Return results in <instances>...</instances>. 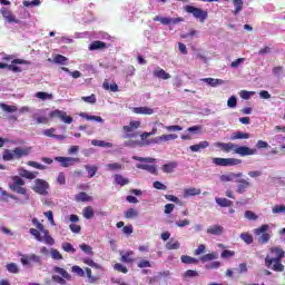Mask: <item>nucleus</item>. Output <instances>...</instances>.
Masks as SVG:
<instances>
[{
	"instance_id": "obj_11",
	"label": "nucleus",
	"mask_w": 285,
	"mask_h": 285,
	"mask_svg": "<svg viewBox=\"0 0 285 285\" xmlns=\"http://www.w3.org/2000/svg\"><path fill=\"white\" fill-rule=\"evenodd\" d=\"M207 235H216L219 237V235H224V226L222 225H213L207 228Z\"/></svg>"
},
{
	"instance_id": "obj_62",
	"label": "nucleus",
	"mask_w": 285,
	"mask_h": 285,
	"mask_svg": "<svg viewBox=\"0 0 285 285\" xmlns=\"http://www.w3.org/2000/svg\"><path fill=\"white\" fill-rule=\"evenodd\" d=\"M76 202H88V194H86V191H80L76 195Z\"/></svg>"
},
{
	"instance_id": "obj_3",
	"label": "nucleus",
	"mask_w": 285,
	"mask_h": 285,
	"mask_svg": "<svg viewBox=\"0 0 285 285\" xmlns=\"http://www.w3.org/2000/svg\"><path fill=\"white\" fill-rule=\"evenodd\" d=\"M185 10L189 14H193V17H195V19H198L200 21V23H204V21H206L208 19V11H204L200 8H196L194 6H186Z\"/></svg>"
},
{
	"instance_id": "obj_35",
	"label": "nucleus",
	"mask_w": 285,
	"mask_h": 285,
	"mask_svg": "<svg viewBox=\"0 0 285 285\" xmlns=\"http://www.w3.org/2000/svg\"><path fill=\"white\" fill-rule=\"evenodd\" d=\"M82 215H83L85 219H92V217H95V210L90 206L85 207L82 209Z\"/></svg>"
},
{
	"instance_id": "obj_32",
	"label": "nucleus",
	"mask_w": 285,
	"mask_h": 285,
	"mask_svg": "<svg viewBox=\"0 0 285 285\" xmlns=\"http://www.w3.org/2000/svg\"><path fill=\"white\" fill-rule=\"evenodd\" d=\"M83 263L87 264V266H90L91 268H96V271H100L101 273H104V267H101V265L95 263V261H92L90 258H85Z\"/></svg>"
},
{
	"instance_id": "obj_37",
	"label": "nucleus",
	"mask_w": 285,
	"mask_h": 285,
	"mask_svg": "<svg viewBox=\"0 0 285 285\" xmlns=\"http://www.w3.org/2000/svg\"><path fill=\"white\" fill-rule=\"evenodd\" d=\"M126 219H135V217H139V212L135 208H129L125 212Z\"/></svg>"
},
{
	"instance_id": "obj_43",
	"label": "nucleus",
	"mask_w": 285,
	"mask_h": 285,
	"mask_svg": "<svg viewBox=\"0 0 285 285\" xmlns=\"http://www.w3.org/2000/svg\"><path fill=\"white\" fill-rule=\"evenodd\" d=\"M102 88H105V90H111V92H118L119 91V86L117 83H108V81H105L102 83Z\"/></svg>"
},
{
	"instance_id": "obj_45",
	"label": "nucleus",
	"mask_w": 285,
	"mask_h": 285,
	"mask_svg": "<svg viewBox=\"0 0 285 285\" xmlns=\"http://www.w3.org/2000/svg\"><path fill=\"white\" fill-rule=\"evenodd\" d=\"M219 255L217 253L206 254L200 258V262H213V259H217Z\"/></svg>"
},
{
	"instance_id": "obj_9",
	"label": "nucleus",
	"mask_w": 285,
	"mask_h": 285,
	"mask_svg": "<svg viewBox=\"0 0 285 285\" xmlns=\"http://www.w3.org/2000/svg\"><path fill=\"white\" fill-rule=\"evenodd\" d=\"M284 255H285V252L281 247L271 248L269 256L272 257V259L282 262V259H284Z\"/></svg>"
},
{
	"instance_id": "obj_54",
	"label": "nucleus",
	"mask_w": 285,
	"mask_h": 285,
	"mask_svg": "<svg viewBox=\"0 0 285 285\" xmlns=\"http://www.w3.org/2000/svg\"><path fill=\"white\" fill-rule=\"evenodd\" d=\"M28 166H31V168H37L38 170H46V165L39 164L37 161L29 160Z\"/></svg>"
},
{
	"instance_id": "obj_20",
	"label": "nucleus",
	"mask_w": 285,
	"mask_h": 285,
	"mask_svg": "<svg viewBox=\"0 0 285 285\" xmlns=\"http://www.w3.org/2000/svg\"><path fill=\"white\" fill-rule=\"evenodd\" d=\"M234 4L233 14L237 16L244 10V0H232Z\"/></svg>"
},
{
	"instance_id": "obj_29",
	"label": "nucleus",
	"mask_w": 285,
	"mask_h": 285,
	"mask_svg": "<svg viewBox=\"0 0 285 285\" xmlns=\"http://www.w3.org/2000/svg\"><path fill=\"white\" fill-rule=\"evenodd\" d=\"M175 168H177V163L169 161V163L165 164L161 169H163V171L170 174V173L175 171Z\"/></svg>"
},
{
	"instance_id": "obj_23",
	"label": "nucleus",
	"mask_w": 285,
	"mask_h": 285,
	"mask_svg": "<svg viewBox=\"0 0 285 285\" xmlns=\"http://www.w3.org/2000/svg\"><path fill=\"white\" fill-rule=\"evenodd\" d=\"M80 117H82V119H87V121H97L98 124H104V118L100 116H90L86 112H81Z\"/></svg>"
},
{
	"instance_id": "obj_49",
	"label": "nucleus",
	"mask_w": 285,
	"mask_h": 285,
	"mask_svg": "<svg viewBox=\"0 0 285 285\" xmlns=\"http://www.w3.org/2000/svg\"><path fill=\"white\" fill-rule=\"evenodd\" d=\"M240 239L243 242H245V244H253L254 239H253V235L248 234V233H242L240 234Z\"/></svg>"
},
{
	"instance_id": "obj_34",
	"label": "nucleus",
	"mask_w": 285,
	"mask_h": 285,
	"mask_svg": "<svg viewBox=\"0 0 285 285\" xmlns=\"http://www.w3.org/2000/svg\"><path fill=\"white\" fill-rule=\"evenodd\" d=\"M6 269L8 273H12L13 275L19 274V265H17V263H8L6 265Z\"/></svg>"
},
{
	"instance_id": "obj_5",
	"label": "nucleus",
	"mask_w": 285,
	"mask_h": 285,
	"mask_svg": "<svg viewBox=\"0 0 285 285\" xmlns=\"http://www.w3.org/2000/svg\"><path fill=\"white\" fill-rule=\"evenodd\" d=\"M265 266L267 268H271L272 266V271H275L276 273H284V265L282 264V261H274L271 255L265 257Z\"/></svg>"
},
{
	"instance_id": "obj_22",
	"label": "nucleus",
	"mask_w": 285,
	"mask_h": 285,
	"mask_svg": "<svg viewBox=\"0 0 285 285\" xmlns=\"http://www.w3.org/2000/svg\"><path fill=\"white\" fill-rule=\"evenodd\" d=\"M85 170L88 173L89 179H92L97 175L99 167L97 165H85Z\"/></svg>"
},
{
	"instance_id": "obj_25",
	"label": "nucleus",
	"mask_w": 285,
	"mask_h": 285,
	"mask_svg": "<svg viewBox=\"0 0 285 285\" xmlns=\"http://www.w3.org/2000/svg\"><path fill=\"white\" fill-rule=\"evenodd\" d=\"M166 248H167V250H179V248H181V244L179 243V240H175V239L171 238L166 244Z\"/></svg>"
},
{
	"instance_id": "obj_24",
	"label": "nucleus",
	"mask_w": 285,
	"mask_h": 285,
	"mask_svg": "<svg viewBox=\"0 0 285 285\" xmlns=\"http://www.w3.org/2000/svg\"><path fill=\"white\" fill-rule=\"evenodd\" d=\"M12 183L9 184V188L17 187V186H26V180L20 176H13Z\"/></svg>"
},
{
	"instance_id": "obj_64",
	"label": "nucleus",
	"mask_w": 285,
	"mask_h": 285,
	"mask_svg": "<svg viewBox=\"0 0 285 285\" xmlns=\"http://www.w3.org/2000/svg\"><path fill=\"white\" fill-rule=\"evenodd\" d=\"M51 257L56 261L63 259V255H61L57 249H51Z\"/></svg>"
},
{
	"instance_id": "obj_46",
	"label": "nucleus",
	"mask_w": 285,
	"mask_h": 285,
	"mask_svg": "<svg viewBox=\"0 0 285 285\" xmlns=\"http://www.w3.org/2000/svg\"><path fill=\"white\" fill-rule=\"evenodd\" d=\"M62 250H65V253H71L72 255L77 253V249L70 243H62Z\"/></svg>"
},
{
	"instance_id": "obj_59",
	"label": "nucleus",
	"mask_w": 285,
	"mask_h": 285,
	"mask_svg": "<svg viewBox=\"0 0 285 285\" xmlns=\"http://www.w3.org/2000/svg\"><path fill=\"white\" fill-rule=\"evenodd\" d=\"M227 106L228 108H237V97L230 96L229 99L227 100Z\"/></svg>"
},
{
	"instance_id": "obj_42",
	"label": "nucleus",
	"mask_w": 285,
	"mask_h": 285,
	"mask_svg": "<svg viewBox=\"0 0 285 285\" xmlns=\"http://www.w3.org/2000/svg\"><path fill=\"white\" fill-rule=\"evenodd\" d=\"M36 97L38 99H41L42 101H46V99H49V100H52L53 99V96L52 94H48L46 91H39L36 94Z\"/></svg>"
},
{
	"instance_id": "obj_58",
	"label": "nucleus",
	"mask_w": 285,
	"mask_h": 285,
	"mask_svg": "<svg viewBox=\"0 0 285 285\" xmlns=\"http://www.w3.org/2000/svg\"><path fill=\"white\" fill-rule=\"evenodd\" d=\"M253 95H255V91H247V90H242L239 92V96L242 99L248 100L250 99V97H253Z\"/></svg>"
},
{
	"instance_id": "obj_55",
	"label": "nucleus",
	"mask_w": 285,
	"mask_h": 285,
	"mask_svg": "<svg viewBox=\"0 0 285 285\" xmlns=\"http://www.w3.org/2000/svg\"><path fill=\"white\" fill-rule=\"evenodd\" d=\"M165 199H167V202H174V204H178V206H181V200L175 196V195H165Z\"/></svg>"
},
{
	"instance_id": "obj_6",
	"label": "nucleus",
	"mask_w": 285,
	"mask_h": 285,
	"mask_svg": "<svg viewBox=\"0 0 285 285\" xmlns=\"http://www.w3.org/2000/svg\"><path fill=\"white\" fill-rule=\"evenodd\" d=\"M235 147H233V151L235 155H240V157H248L250 155H257V149H250L247 146H239L237 144H234Z\"/></svg>"
},
{
	"instance_id": "obj_13",
	"label": "nucleus",
	"mask_w": 285,
	"mask_h": 285,
	"mask_svg": "<svg viewBox=\"0 0 285 285\" xmlns=\"http://www.w3.org/2000/svg\"><path fill=\"white\" fill-rule=\"evenodd\" d=\"M136 168L139 170H147L150 175H157V166L156 165H148V164H137Z\"/></svg>"
},
{
	"instance_id": "obj_33",
	"label": "nucleus",
	"mask_w": 285,
	"mask_h": 285,
	"mask_svg": "<svg viewBox=\"0 0 285 285\" xmlns=\"http://www.w3.org/2000/svg\"><path fill=\"white\" fill-rule=\"evenodd\" d=\"M132 159L135 161H141L142 164H155L157 159L151 157H139V156H132Z\"/></svg>"
},
{
	"instance_id": "obj_7",
	"label": "nucleus",
	"mask_w": 285,
	"mask_h": 285,
	"mask_svg": "<svg viewBox=\"0 0 285 285\" xmlns=\"http://www.w3.org/2000/svg\"><path fill=\"white\" fill-rule=\"evenodd\" d=\"M51 119H60L63 124H72V117L68 116V114L63 110L56 109L49 114Z\"/></svg>"
},
{
	"instance_id": "obj_15",
	"label": "nucleus",
	"mask_w": 285,
	"mask_h": 285,
	"mask_svg": "<svg viewBox=\"0 0 285 285\" xmlns=\"http://www.w3.org/2000/svg\"><path fill=\"white\" fill-rule=\"evenodd\" d=\"M18 173L20 175V177H24V179H37V175H39V173L37 171H30L28 169H23V168H19Z\"/></svg>"
},
{
	"instance_id": "obj_2",
	"label": "nucleus",
	"mask_w": 285,
	"mask_h": 285,
	"mask_svg": "<svg viewBox=\"0 0 285 285\" xmlns=\"http://www.w3.org/2000/svg\"><path fill=\"white\" fill-rule=\"evenodd\" d=\"M53 273L58 274V275L51 276L52 282H55L56 284L66 285L67 282H70L72 279V275H70V273H68V271H66L62 267L55 266ZM59 275H61V276H59ZM66 279H67V282H66Z\"/></svg>"
},
{
	"instance_id": "obj_44",
	"label": "nucleus",
	"mask_w": 285,
	"mask_h": 285,
	"mask_svg": "<svg viewBox=\"0 0 285 285\" xmlns=\"http://www.w3.org/2000/svg\"><path fill=\"white\" fill-rule=\"evenodd\" d=\"M245 218L249 222H257V219H259V216H257V214H255V212L253 210H246Z\"/></svg>"
},
{
	"instance_id": "obj_10",
	"label": "nucleus",
	"mask_w": 285,
	"mask_h": 285,
	"mask_svg": "<svg viewBox=\"0 0 285 285\" xmlns=\"http://www.w3.org/2000/svg\"><path fill=\"white\" fill-rule=\"evenodd\" d=\"M32 150L31 147H17L13 149L16 159H21V157H28L30 155V151Z\"/></svg>"
},
{
	"instance_id": "obj_56",
	"label": "nucleus",
	"mask_w": 285,
	"mask_h": 285,
	"mask_svg": "<svg viewBox=\"0 0 285 285\" xmlns=\"http://www.w3.org/2000/svg\"><path fill=\"white\" fill-rule=\"evenodd\" d=\"M271 52H273V47L269 46H265L264 48H262L261 50H258V55L261 57H264L266 55H271Z\"/></svg>"
},
{
	"instance_id": "obj_26",
	"label": "nucleus",
	"mask_w": 285,
	"mask_h": 285,
	"mask_svg": "<svg viewBox=\"0 0 285 285\" xmlns=\"http://www.w3.org/2000/svg\"><path fill=\"white\" fill-rule=\"evenodd\" d=\"M106 169L109 170V173H115L117 170H124V165L119 163H111L106 165Z\"/></svg>"
},
{
	"instance_id": "obj_28",
	"label": "nucleus",
	"mask_w": 285,
	"mask_h": 285,
	"mask_svg": "<svg viewBox=\"0 0 285 285\" xmlns=\"http://www.w3.org/2000/svg\"><path fill=\"white\" fill-rule=\"evenodd\" d=\"M184 195L185 197H195L196 195H202V189L191 187V188L185 189Z\"/></svg>"
},
{
	"instance_id": "obj_19",
	"label": "nucleus",
	"mask_w": 285,
	"mask_h": 285,
	"mask_svg": "<svg viewBox=\"0 0 285 285\" xmlns=\"http://www.w3.org/2000/svg\"><path fill=\"white\" fill-rule=\"evenodd\" d=\"M215 202L218 206H220V208H230V206H233V202L228 198L216 197Z\"/></svg>"
},
{
	"instance_id": "obj_41",
	"label": "nucleus",
	"mask_w": 285,
	"mask_h": 285,
	"mask_svg": "<svg viewBox=\"0 0 285 285\" xmlns=\"http://www.w3.org/2000/svg\"><path fill=\"white\" fill-rule=\"evenodd\" d=\"M268 228H271V226L268 224L262 225L261 227L254 229V235H264L266 233H268Z\"/></svg>"
},
{
	"instance_id": "obj_60",
	"label": "nucleus",
	"mask_w": 285,
	"mask_h": 285,
	"mask_svg": "<svg viewBox=\"0 0 285 285\" xmlns=\"http://www.w3.org/2000/svg\"><path fill=\"white\" fill-rule=\"evenodd\" d=\"M130 255H134L132 252H128L125 255H121L120 262H124L125 264H130L132 262V258H130Z\"/></svg>"
},
{
	"instance_id": "obj_57",
	"label": "nucleus",
	"mask_w": 285,
	"mask_h": 285,
	"mask_svg": "<svg viewBox=\"0 0 285 285\" xmlns=\"http://www.w3.org/2000/svg\"><path fill=\"white\" fill-rule=\"evenodd\" d=\"M71 271L76 273V275H78L79 277H86V272H83V269L77 265L72 266Z\"/></svg>"
},
{
	"instance_id": "obj_53",
	"label": "nucleus",
	"mask_w": 285,
	"mask_h": 285,
	"mask_svg": "<svg viewBox=\"0 0 285 285\" xmlns=\"http://www.w3.org/2000/svg\"><path fill=\"white\" fill-rule=\"evenodd\" d=\"M154 21H160L163 26H170V18L156 16Z\"/></svg>"
},
{
	"instance_id": "obj_14",
	"label": "nucleus",
	"mask_w": 285,
	"mask_h": 285,
	"mask_svg": "<svg viewBox=\"0 0 285 285\" xmlns=\"http://www.w3.org/2000/svg\"><path fill=\"white\" fill-rule=\"evenodd\" d=\"M215 148H219L223 153H230L235 148L233 142H214Z\"/></svg>"
},
{
	"instance_id": "obj_18",
	"label": "nucleus",
	"mask_w": 285,
	"mask_h": 285,
	"mask_svg": "<svg viewBox=\"0 0 285 285\" xmlns=\"http://www.w3.org/2000/svg\"><path fill=\"white\" fill-rule=\"evenodd\" d=\"M237 139H250V134L244 131H236L230 135V140L235 141Z\"/></svg>"
},
{
	"instance_id": "obj_12",
	"label": "nucleus",
	"mask_w": 285,
	"mask_h": 285,
	"mask_svg": "<svg viewBox=\"0 0 285 285\" xmlns=\"http://www.w3.org/2000/svg\"><path fill=\"white\" fill-rule=\"evenodd\" d=\"M132 112H135V115H154L155 114V109L150 108V107H134L131 108Z\"/></svg>"
},
{
	"instance_id": "obj_61",
	"label": "nucleus",
	"mask_w": 285,
	"mask_h": 285,
	"mask_svg": "<svg viewBox=\"0 0 285 285\" xmlns=\"http://www.w3.org/2000/svg\"><path fill=\"white\" fill-rule=\"evenodd\" d=\"M213 164L216 166H227V158H213Z\"/></svg>"
},
{
	"instance_id": "obj_36",
	"label": "nucleus",
	"mask_w": 285,
	"mask_h": 285,
	"mask_svg": "<svg viewBox=\"0 0 285 285\" xmlns=\"http://www.w3.org/2000/svg\"><path fill=\"white\" fill-rule=\"evenodd\" d=\"M2 159L4 161H12V159H16L14 150L6 149L3 151Z\"/></svg>"
},
{
	"instance_id": "obj_51",
	"label": "nucleus",
	"mask_w": 285,
	"mask_h": 285,
	"mask_svg": "<svg viewBox=\"0 0 285 285\" xmlns=\"http://www.w3.org/2000/svg\"><path fill=\"white\" fill-rule=\"evenodd\" d=\"M32 119L36 120V124H48V118L46 116L39 117V114H33Z\"/></svg>"
},
{
	"instance_id": "obj_17",
	"label": "nucleus",
	"mask_w": 285,
	"mask_h": 285,
	"mask_svg": "<svg viewBox=\"0 0 285 285\" xmlns=\"http://www.w3.org/2000/svg\"><path fill=\"white\" fill-rule=\"evenodd\" d=\"M202 81H204V83H207L208 86H212V88H217V86H222L225 83L224 80L215 78H203Z\"/></svg>"
},
{
	"instance_id": "obj_48",
	"label": "nucleus",
	"mask_w": 285,
	"mask_h": 285,
	"mask_svg": "<svg viewBox=\"0 0 285 285\" xmlns=\"http://www.w3.org/2000/svg\"><path fill=\"white\" fill-rule=\"evenodd\" d=\"M271 242V234L265 233L258 236V244H268Z\"/></svg>"
},
{
	"instance_id": "obj_8",
	"label": "nucleus",
	"mask_w": 285,
	"mask_h": 285,
	"mask_svg": "<svg viewBox=\"0 0 285 285\" xmlns=\"http://www.w3.org/2000/svg\"><path fill=\"white\" fill-rule=\"evenodd\" d=\"M55 161H58L62 168H70V166L79 164V158L58 156Z\"/></svg>"
},
{
	"instance_id": "obj_21",
	"label": "nucleus",
	"mask_w": 285,
	"mask_h": 285,
	"mask_svg": "<svg viewBox=\"0 0 285 285\" xmlns=\"http://www.w3.org/2000/svg\"><path fill=\"white\" fill-rule=\"evenodd\" d=\"M114 179L115 184H117L118 186H127V184H130V180L120 174H116L114 176Z\"/></svg>"
},
{
	"instance_id": "obj_31",
	"label": "nucleus",
	"mask_w": 285,
	"mask_h": 285,
	"mask_svg": "<svg viewBox=\"0 0 285 285\" xmlns=\"http://www.w3.org/2000/svg\"><path fill=\"white\" fill-rule=\"evenodd\" d=\"M10 190H12L13 193H18V195H24L27 202L28 199H30V196H28V190H26V188H23L22 186L10 187Z\"/></svg>"
},
{
	"instance_id": "obj_1",
	"label": "nucleus",
	"mask_w": 285,
	"mask_h": 285,
	"mask_svg": "<svg viewBox=\"0 0 285 285\" xmlns=\"http://www.w3.org/2000/svg\"><path fill=\"white\" fill-rule=\"evenodd\" d=\"M244 177L243 173H233L229 171L227 174H223L219 176V179L222 184H228V181H235V184H238L236 186V193L238 195H244L246 193V189L252 186L250 181L247 179L242 178Z\"/></svg>"
},
{
	"instance_id": "obj_52",
	"label": "nucleus",
	"mask_w": 285,
	"mask_h": 285,
	"mask_svg": "<svg viewBox=\"0 0 285 285\" xmlns=\"http://www.w3.org/2000/svg\"><path fill=\"white\" fill-rule=\"evenodd\" d=\"M29 262H33V264H38L39 266L43 264V262L41 261V256L37 254L29 255Z\"/></svg>"
},
{
	"instance_id": "obj_39",
	"label": "nucleus",
	"mask_w": 285,
	"mask_h": 285,
	"mask_svg": "<svg viewBox=\"0 0 285 285\" xmlns=\"http://www.w3.org/2000/svg\"><path fill=\"white\" fill-rule=\"evenodd\" d=\"M104 48H106V42L102 41H94L90 47L89 50H104Z\"/></svg>"
},
{
	"instance_id": "obj_63",
	"label": "nucleus",
	"mask_w": 285,
	"mask_h": 285,
	"mask_svg": "<svg viewBox=\"0 0 285 285\" xmlns=\"http://www.w3.org/2000/svg\"><path fill=\"white\" fill-rule=\"evenodd\" d=\"M239 164H242V159L227 158V166H239Z\"/></svg>"
},
{
	"instance_id": "obj_40",
	"label": "nucleus",
	"mask_w": 285,
	"mask_h": 285,
	"mask_svg": "<svg viewBox=\"0 0 285 285\" xmlns=\"http://www.w3.org/2000/svg\"><path fill=\"white\" fill-rule=\"evenodd\" d=\"M0 108L4 112H17L19 110V108H17V106H10V105H6L3 102H0Z\"/></svg>"
},
{
	"instance_id": "obj_16",
	"label": "nucleus",
	"mask_w": 285,
	"mask_h": 285,
	"mask_svg": "<svg viewBox=\"0 0 285 285\" xmlns=\"http://www.w3.org/2000/svg\"><path fill=\"white\" fill-rule=\"evenodd\" d=\"M1 14H2L3 19H6V21H8V23H19V20L14 19V16H12V13L8 9L2 8Z\"/></svg>"
},
{
	"instance_id": "obj_50",
	"label": "nucleus",
	"mask_w": 285,
	"mask_h": 285,
	"mask_svg": "<svg viewBox=\"0 0 285 285\" xmlns=\"http://www.w3.org/2000/svg\"><path fill=\"white\" fill-rule=\"evenodd\" d=\"M67 61H68V58H66L65 56H61V55H57L53 58V63H60V66H66Z\"/></svg>"
},
{
	"instance_id": "obj_4",
	"label": "nucleus",
	"mask_w": 285,
	"mask_h": 285,
	"mask_svg": "<svg viewBox=\"0 0 285 285\" xmlns=\"http://www.w3.org/2000/svg\"><path fill=\"white\" fill-rule=\"evenodd\" d=\"M49 189H50V184H48V181H46L41 178H37L35 180L32 190L36 191L38 195L46 196V195H48Z\"/></svg>"
},
{
	"instance_id": "obj_47",
	"label": "nucleus",
	"mask_w": 285,
	"mask_h": 285,
	"mask_svg": "<svg viewBox=\"0 0 285 285\" xmlns=\"http://www.w3.org/2000/svg\"><path fill=\"white\" fill-rule=\"evenodd\" d=\"M79 248L81 249L82 253H86V255H95V252H92V247L90 245L81 244L79 245Z\"/></svg>"
},
{
	"instance_id": "obj_38",
	"label": "nucleus",
	"mask_w": 285,
	"mask_h": 285,
	"mask_svg": "<svg viewBox=\"0 0 285 285\" xmlns=\"http://www.w3.org/2000/svg\"><path fill=\"white\" fill-rule=\"evenodd\" d=\"M183 264H198V259L188 255H183L180 257Z\"/></svg>"
},
{
	"instance_id": "obj_27",
	"label": "nucleus",
	"mask_w": 285,
	"mask_h": 285,
	"mask_svg": "<svg viewBox=\"0 0 285 285\" xmlns=\"http://www.w3.org/2000/svg\"><path fill=\"white\" fill-rule=\"evenodd\" d=\"M92 146H98L99 148H112V142H106V140H91Z\"/></svg>"
},
{
	"instance_id": "obj_30",
	"label": "nucleus",
	"mask_w": 285,
	"mask_h": 285,
	"mask_svg": "<svg viewBox=\"0 0 285 285\" xmlns=\"http://www.w3.org/2000/svg\"><path fill=\"white\" fill-rule=\"evenodd\" d=\"M154 77H157L158 79H170V73L166 72L164 69H158L154 71Z\"/></svg>"
}]
</instances>
